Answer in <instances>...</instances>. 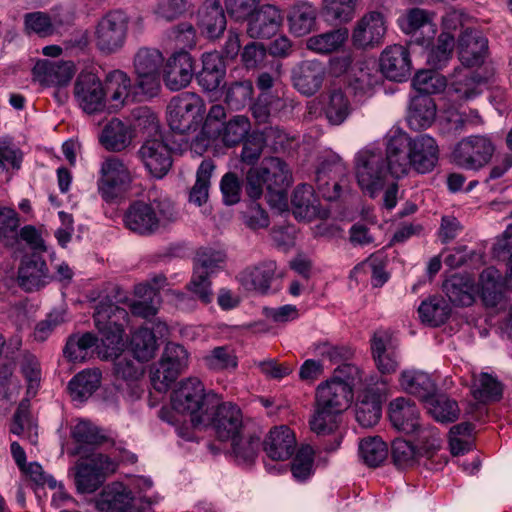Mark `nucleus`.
Wrapping results in <instances>:
<instances>
[{
  "label": "nucleus",
  "instance_id": "obj_33",
  "mask_svg": "<svg viewBox=\"0 0 512 512\" xmlns=\"http://www.w3.org/2000/svg\"><path fill=\"white\" fill-rule=\"evenodd\" d=\"M371 350L378 370L382 374L394 373L399 366V357L385 332H376L371 340Z\"/></svg>",
  "mask_w": 512,
  "mask_h": 512
},
{
  "label": "nucleus",
  "instance_id": "obj_16",
  "mask_svg": "<svg viewBox=\"0 0 512 512\" xmlns=\"http://www.w3.org/2000/svg\"><path fill=\"white\" fill-rule=\"evenodd\" d=\"M137 157L147 173L162 179L172 167V154L169 146L161 139H148L138 149Z\"/></svg>",
  "mask_w": 512,
  "mask_h": 512
},
{
  "label": "nucleus",
  "instance_id": "obj_60",
  "mask_svg": "<svg viewBox=\"0 0 512 512\" xmlns=\"http://www.w3.org/2000/svg\"><path fill=\"white\" fill-rule=\"evenodd\" d=\"M412 85L421 94L420 96H428L444 90L446 80L433 70H421L414 76Z\"/></svg>",
  "mask_w": 512,
  "mask_h": 512
},
{
  "label": "nucleus",
  "instance_id": "obj_2",
  "mask_svg": "<svg viewBox=\"0 0 512 512\" xmlns=\"http://www.w3.org/2000/svg\"><path fill=\"white\" fill-rule=\"evenodd\" d=\"M292 172L285 161L278 157L264 158L259 167L246 173L245 191L249 198L258 200L267 190L268 203L278 211L288 207L287 188L292 184Z\"/></svg>",
  "mask_w": 512,
  "mask_h": 512
},
{
  "label": "nucleus",
  "instance_id": "obj_31",
  "mask_svg": "<svg viewBox=\"0 0 512 512\" xmlns=\"http://www.w3.org/2000/svg\"><path fill=\"white\" fill-rule=\"evenodd\" d=\"M434 13L422 9L411 8L402 13L398 20V26L406 35H416L418 32L427 31V40H431L436 32V25L433 23Z\"/></svg>",
  "mask_w": 512,
  "mask_h": 512
},
{
  "label": "nucleus",
  "instance_id": "obj_18",
  "mask_svg": "<svg viewBox=\"0 0 512 512\" xmlns=\"http://www.w3.org/2000/svg\"><path fill=\"white\" fill-rule=\"evenodd\" d=\"M214 412L210 411V419L206 424L211 423L217 437L221 441H232L241 435L243 430V415L240 408L231 403L224 402L214 404Z\"/></svg>",
  "mask_w": 512,
  "mask_h": 512
},
{
  "label": "nucleus",
  "instance_id": "obj_34",
  "mask_svg": "<svg viewBox=\"0 0 512 512\" xmlns=\"http://www.w3.org/2000/svg\"><path fill=\"white\" fill-rule=\"evenodd\" d=\"M349 38L347 28H336L315 34L306 39V48L319 55H329L342 50Z\"/></svg>",
  "mask_w": 512,
  "mask_h": 512
},
{
  "label": "nucleus",
  "instance_id": "obj_58",
  "mask_svg": "<svg viewBox=\"0 0 512 512\" xmlns=\"http://www.w3.org/2000/svg\"><path fill=\"white\" fill-rule=\"evenodd\" d=\"M96 341V337L90 332L72 335L66 343L64 355L72 362H82L87 358L89 350Z\"/></svg>",
  "mask_w": 512,
  "mask_h": 512
},
{
  "label": "nucleus",
  "instance_id": "obj_4",
  "mask_svg": "<svg viewBox=\"0 0 512 512\" xmlns=\"http://www.w3.org/2000/svg\"><path fill=\"white\" fill-rule=\"evenodd\" d=\"M216 402L217 395L206 394L203 383L197 378L181 381L171 395L172 408L177 413L189 415L194 426L206 424Z\"/></svg>",
  "mask_w": 512,
  "mask_h": 512
},
{
  "label": "nucleus",
  "instance_id": "obj_27",
  "mask_svg": "<svg viewBox=\"0 0 512 512\" xmlns=\"http://www.w3.org/2000/svg\"><path fill=\"white\" fill-rule=\"evenodd\" d=\"M412 168L418 173L425 174L434 169L439 159V147L434 138L422 134L411 138Z\"/></svg>",
  "mask_w": 512,
  "mask_h": 512
},
{
  "label": "nucleus",
  "instance_id": "obj_30",
  "mask_svg": "<svg viewBox=\"0 0 512 512\" xmlns=\"http://www.w3.org/2000/svg\"><path fill=\"white\" fill-rule=\"evenodd\" d=\"M52 280L46 262L39 256L24 259L19 267L18 282L27 292L39 290Z\"/></svg>",
  "mask_w": 512,
  "mask_h": 512
},
{
  "label": "nucleus",
  "instance_id": "obj_9",
  "mask_svg": "<svg viewBox=\"0 0 512 512\" xmlns=\"http://www.w3.org/2000/svg\"><path fill=\"white\" fill-rule=\"evenodd\" d=\"M496 146L488 134H474L462 138L454 147L453 162L465 169L479 171L487 166L495 153Z\"/></svg>",
  "mask_w": 512,
  "mask_h": 512
},
{
  "label": "nucleus",
  "instance_id": "obj_13",
  "mask_svg": "<svg viewBox=\"0 0 512 512\" xmlns=\"http://www.w3.org/2000/svg\"><path fill=\"white\" fill-rule=\"evenodd\" d=\"M163 55L156 48H140L133 60L137 76V87L145 94L153 97L161 88L160 67L163 64Z\"/></svg>",
  "mask_w": 512,
  "mask_h": 512
},
{
  "label": "nucleus",
  "instance_id": "obj_23",
  "mask_svg": "<svg viewBox=\"0 0 512 512\" xmlns=\"http://www.w3.org/2000/svg\"><path fill=\"white\" fill-rule=\"evenodd\" d=\"M282 22L280 9L272 4H264L248 18L247 34L255 39L271 38L278 32Z\"/></svg>",
  "mask_w": 512,
  "mask_h": 512
},
{
  "label": "nucleus",
  "instance_id": "obj_12",
  "mask_svg": "<svg viewBox=\"0 0 512 512\" xmlns=\"http://www.w3.org/2000/svg\"><path fill=\"white\" fill-rule=\"evenodd\" d=\"M187 366V350L180 344L168 343L160 361L151 371L153 387L160 392L166 391Z\"/></svg>",
  "mask_w": 512,
  "mask_h": 512
},
{
  "label": "nucleus",
  "instance_id": "obj_25",
  "mask_svg": "<svg viewBox=\"0 0 512 512\" xmlns=\"http://www.w3.org/2000/svg\"><path fill=\"white\" fill-rule=\"evenodd\" d=\"M382 74L393 81H403L411 71V60L408 50L399 44L388 46L380 56Z\"/></svg>",
  "mask_w": 512,
  "mask_h": 512
},
{
  "label": "nucleus",
  "instance_id": "obj_21",
  "mask_svg": "<svg viewBox=\"0 0 512 512\" xmlns=\"http://www.w3.org/2000/svg\"><path fill=\"white\" fill-rule=\"evenodd\" d=\"M194 75V63L191 55L184 50L174 52L166 61L163 81L171 91L187 87Z\"/></svg>",
  "mask_w": 512,
  "mask_h": 512
},
{
  "label": "nucleus",
  "instance_id": "obj_15",
  "mask_svg": "<svg viewBox=\"0 0 512 512\" xmlns=\"http://www.w3.org/2000/svg\"><path fill=\"white\" fill-rule=\"evenodd\" d=\"M411 138L399 129L391 130L386 142V165L395 177L405 176L412 169Z\"/></svg>",
  "mask_w": 512,
  "mask_h": 512
},
{
  "label": "nucleus",
  "instance_id": "obj_6",
  "mask_svg": "<svg viewBox=\"0 0 512 512\" xmlns=\"http://www.w3.org/2000/svg\"><path fill=\"white\" fill-rule=\"evenodd\" d=\"M136 173L129 164L118 156L105 158L99 168L97 190L106 202H114L130 191Z\"/></svg>",
  "mask_w": 512,
  "mask_h": 512
},
{
  "label": "nucleus",
  "instance_id": "obj_39",
  "mask_svg": "<svg viewBox=\"0 0 512 512\" xmlns=\"http://www.w3.org/2000/svg\"><path fill=\"white\" fill-rule=\"evenodd\" d=\"M131 87L130 77L121 70H114L106 75L104 89L113 109L122 108L129 102Z\"/></svg>",
  "mask_w": 512,
  "mask_h": 512
},
{
  "label": "nucleus",
  "instance_id": "obj_54",
  "mask_svg": "<svg viewBox=\"0 0 512 512\" xmlns=\"http://www.w3.org/2000/svg\"><path fill=\"white\" fill-rule=\"evenodd\" d=\"M72 437L78 446L72 452L73 455L85 456L84 447L95 446L103 441V436L100 435L99 430L96 426L88 421H79L72 430Z\"/></svg>",
  "mask_w": 512,
  "mask_h": 512
},
{
  "label": "nucleus",
  "instance_id": "obj_20",
  "mask_svg": "<svg viewBox=\"0 0 512 512\" xmlns=\"http://www.w3.org/2000/svg\"><path fill=\"white\" fill-rule=\"evenodd\" d=\"M387 26L382 13L372 11L364 14L352 31V42L357 48H373L383 42Z\"/></svg>",
  "mask_w": 512,
  "mask_h": 512
},
{
  "label": "nucleus",
  "instance_id": "obj_59",
  "mask_svg": "<svg viewBox=\"0 0 512 512\" xmlns=\"http://www.w3.org/2000/svg\"><path fill=\"white\" fill-rule=\"evenodd\" d=\"M207 368L214 371L235 369L238 365L237 356L229 346H218L203 356Z\"/></svg>",
  "mask_w": 512,
  "mask_h": 512
},
{
  "label": "nucleus",
  "instance_id": "obj_45",
  "mask_svg": "<svg viewBox=\"0 0 512 512\" xmlns=\"http://www.w3.org/2000/svg\"><path fill=\"white\" fill-rule=\"evenodd\" d=\"M293 214L300 220L310 221L319 215L318 200L308 184L298 185L292 196Z\"/></svg>",
  "mask_w": 512,
  "mask_h": 512
},
{
  "label": "nucleus",
  "instance_id": "obj_36",
  "mask_svg": "<svg viewBox=\"0 0 512 512\" xmlns=\"http://www.w3.org/2000/svg\"><path fill=\"white\" fill-rule=\"evenodd\" d=\"M353 111L347 94L340 88H334L326 93L323 100V112L331 125L343 124Z\"/></svg>",
  "mask_w": 512,
  "mask_h": 512
},
{
  "label": "nucleus",
  "instance_id": "obj_28",
  "mask_svg": "<svg viewBox=\"0 0 512 512\" xmlns=\"http://www.w3.org/2000/svg\"><path fill=\"white\" fill-rule=\"evenodd\" d=\"M389 419L392 425L406 434H413L420 427V412L409 398L399 397L389 404Z\"/></svg>",
  "mask_w": 512,
  "mask_h": 512
},
{
  "label": "nucleus",
  "instance_id": "obj_61",
  "mask_svg": "<svg viewBox=\"0 0 512 512\" xmlns=\"http://www.w3.org/2000/svg\"><path fill=\"white\" fill-rule=\"evenodd\" d=\"M473 443V425L460 423L454 425L449 432L450 451L454 456L468 452Z\"/></svg>",
  "mask_w": 512,
  "mask_h": 512
},
{
  "label": "nucleus",
  "instance_id": "obj_63",
  "mask_svg": "<svg viewBox=\"0 0 512 512\" xmlns=\"http://www.w3.org/2000/svg\"><path fill=\"white\" fill-rule=\"evenodd\" d=\"M226 254L222 250L213 248H201L198 250L195 259V270H202L203 273L211 275L218 269L224 267Z\"/></svg>",
  "mask_w": 512,
  "mask_h": 512
},
{
  "label": "nucleus",
  "instance_id": "obj_46",
  "mask_svg": "<svg viewBox=\"0 0 512 512\" xmlns=\"http://www.w3.org/2000/svg\"><path fill=\"white\" fill-rule=\"evenodd\" d=\"M100 382L101 373L99 370H83L70 380L68 384L69 393L73 400L83 401L98 389Z\"/></svg>",
  "mask_w": 512,
  "mask_h": 512
},
{
  "label": "nucleus",
  "instance_id": "obj_8",
  "mask_svg": "<svg viewBox=\"0 0 512 512\" xmlns=\"http://www.w3.org/2000/svg\"><path fill=\"white\" fill-rule=\"evenodd\" d=\"M205 104L201 97L192 92L174 96L167 106V120L170 128L184 134L195 131L203 122Z\"/></svg>",
  "mask_w": 512,
  "mask_h": 512
},
{
  "label": "nucleus",
  "instance_id": "obj_10",
  "mask_svg": "<svg viewBox=\"0 0 512 512\" xmlns=\"http://www.w3.org/2000/svg\"><path fill=\"white\" fill-rule=\"evenodd\" d=\"M117 464L108 456L91 453L75 466V484L80 493H93L113 474Z\"/></svg>",
  "mask_w": 512,
  "mask_h": 512
},
{
  "label": "nucleus",
  "instance_id": "obj_62",
  "mask_svg": "<svg viewBox=\"0 0 512 512\" xmlns=\"http://www.w3.org/2000/svg\"><path fill=\"white\" fill-rule=\"evenodd\" d=\"M500 279L499 271L493 267L486 268L480 274L481 293L486 305L495 306L501 298Z\"/></svg>",
  "mask_w": 512,
  "mask_h": 512
},
{
  "label": "nucleus",
  "instance_id": "obj_11",
  "mask_svg": "<svg viewBox=\"0 0 512 512\" xmlns=\"http://www.w3.org/2000/svg\"><path fill=\"white\" fill-rule=\"evenodd\" d=\"M128 18L122 11L115 10L103 16L96 25L94 41L96 47L104 54L120 50L126 40Z\"/></svg>",
  "mask_w": 512,
  "mask_h": 512
},
{
  "label": "nucleus",
  "instance_id": "obj_37",
  "mask_svg": "<svg viewBox=\"0 0 512 512\" xmlns=\"http://www.w3.org/2000/svg\"><path fill=\"white\" fill-rule=\"evenodd\" d=\"M131 490L119 482L107 485L96 500V508L100 512H124L132 503Z\"/></svg>",
  "mask_w": 512,
  "mask_h": 512
},
{
  "label": "nucleus",
  "instance_id": "obj_38",
  "mask_svg": "<svg viewBox=\"0 0 512 512\" xmlns=\"http://www.w3.org/2000/svg\"><path fill=\"white\" fill-rule=\"evenodd\" d=\"M343 171L339 159L324 160L316 171V183L322 196L335 200L340 196V185L336 181L337 174Z\"/></svg>",
  "mask_w": 512,
  "mask_h": 512
},
{
  "label": "nucleus",
  "instance_id": "obj_35",
  "mask_svg": "<svg viewBox=\"0 0 512 512\" xmlns=\"http://www.w3.org/2000/svg\"><path fill=\"white\" fill-rule=\"evenodd\" d=\"M486 79L465 68H456L451 77V90L460 100H471L483 92Z\"/></svg>",
  "mask_w": 512,
  "mask_h": 512
},
{
  "label": "nucleus",
  "instance_id": "obj_47",
  "mask_svg": "<svg viewBox=\"0 0 512 512\" xmlns=\"http://www.w3.org/2000/svg\"><path fill=\"white\" fill-rule=\"evenodd\" d=\"M428 413L438 422H454L459 416L456 401L446 395H432L425 400Z\"/></svg>",
  "mask_w": 512,
  "mask_h": 512
},
{
  "label": "nucleus",
  "instance_id": "obj_48",
  "mask_svg": "<svg viewBox=\"0 0 512 512\" xmlns=\"http://www.w3.org/2000/svg\"><path fill=\"white\" fill-rule=\"evenodd\" d=\"M21 220L15 209L0 206V242L7 247H15L19 243Z\"/></svg>",
  "mask_w": 512,
  "mask_h": 512
},
{
  "label": "nucleus",
  "instance_id": "obj_55",
  "mask_svg": "<svg viewBox=\"0 0 512 512\" xmlns=\"http://www.w3.org/2000/svg\"><path fill=\"white\" fill-rule=\"evenodd\" d=\"M223 66L219 56L215 53L203 57V70L199 75V83L208 91L219 87L223 78Z\"/></svg>",
  "mask_w": 512,
  "mask_h": 512
},
{
  "label": "nucleus",
  "instance_id": "obj_41",
  "mask_svg": "<svg viewBox=\"0 0 512 512\" xmlns=\"http://www.w3.org/2000/svg\"><path fill=\"white\" fill-rule=\"evenodd\" d=\"M287 19L290 32L301 37L314 29L317 12L313 5L307 2H298L290 9Z\"/></svg>",
  "mask_w": 512,
  "mask_h": 512
},
{
  "label": "nucleus",
  "instance_id": "obj_17",
  "mask_svg": "<svg viewBox=\"0 0 512 512\" xmlns=\"http://www.w3.org/2000/svg\"><path fill=\"white\" fill-rule=\"evenodd\" d=\"M283 277L274 260H264L243 269L237 276L242 287L258 294H268L273 282Z\"/></svg>",
  "mask_w": 512,
  "mask_h": 512
},
{
  "label": "nucleus",
  "instance_id": "obj_3",
  "mask_svg": "<svg viewBox=\"0 0 512 512\" xmlns=\"http://www.w3.org/2000/svg\"><path fill=\"white\" fill-rule=\"evenodd\" d=\"M172 204L166 200L132 202L123 215L124 226L133 233L149 236L175 221Z\"/></svg>",
  "mask_w": 512,
  "mask_h": 512
},
{
  "label": "nucleus",
  "instance_id": "obj_51",
  "mask_svg": "<svg viewBox=\"0 0 512 512\" xmlns=\"http://www.w3.org/2000/svg\"><path fill=\"white\" fill-rule=\"evenodd\" d=\"M359 455L367 466L377 467L386 460L388 447L378 436L366 437L359 443Z\"/></svg>",
  "mask_w": 512,
  "mask_h": 512
},
{
  "label": "nucleus",
  "instance_id": "obj_14",
  "mask_svg": "<svg viewBox=\"0 0 512 512\" xmlns=\"http://www.w3.org/2000/svg\"><path fill=\"white\" fill-rule=\"evenodd\" d=\"M73 96L78 106L87 114L100 113L106 108V92L100 78L82 71L73 87Z\"/></svg>",
  "mask_w": 512,
  "mask_h": 512
},
{
  "label": "nucleus",
  "instance_id": "obj_22",
  "mask_svg": "<svg viewBox=\"0 0 512 512\" xmlns=\"http://www.w3.org/2000/svg\"><path fill=\"white\" fill-rule=\"evenodd\" d=\"M326 78L325 64L319 60H305L292 70L295 89L301 94L312 96L317 93Z\"/></svg>",
  "mask_w": 512,
  "mask_h": 512
},
{
  "label": "nucleus",
  "instance_id": "obj_43",
  "mask_svg": "<svg viewBox=\"0 0 512 512\" xmlns=\"http://www.w3.org/2000/svg\"><path fill=\"white\" fill-rule=\"evenodd\" d=\"M399 383L403 390L424 401L436 391L435 382L423 371L405 370L400 375Z\"/></svg>",
  "mask_w": 512,
  "mask_h": 512
},
{
  "label": "nucleus",
  "instance_id": "obj_24",
  "mask_svg": "<svg viewBox=\"0 0 512 512\" xmlns=\"http://www.w3.org/2000/svg\"><path fill=\"white\" fill-rule=\"evenodd\" d=\"M457 48L459 60L464 66H480L488 55V40L477 29H465L459 36Z\"/></svg>",
  "mask_w": 512,
  "mask_h": 512
},
{
  "label": "nucleus",
  "instance_id": "obj_19",
  "mask_svg": "<svg viewBox=\"0 0 512 512\" xmlns=\"http://www.w3.org/2000/svg\"><path fill=\"white\" fill-rule=\"evenodd\" d=\"M387 391V382L380 378L363 391L356 405V420L363 427L376 425L381 417L382 401Z\"/></svg>",
  "mask_w": 512,
  "mask_h": 512
},
{
  "label": "nucleus",
  "instance_id": "obj_29",
  "mask_svg": "<svg viewBox=\"0 0 512 512\" xmlns=\"http://www.w3.org/2000/svg\"><path fill=\"white\" fill-rule=\"evenodd\" d=\"M263 447L266 455L272 460L285 461L295 451V434L288 426L274 427L266 436Z\"/></svg>",
  "mask_w": 512,
  "mask_h": 512
},
{
  "label": "nucleus",
  "instance_id": "obj_56",
  "mask_svg": "<svg viewBox=\"0 0 512 512\" xmlns=\"http://www.w3.org/2000/svg\"><path fill=\"white\" fill-rule=\"evenodd\" d=\"M472 394L480 402L498 400L502 396V385L492 375L481 373L474 379Z\"/></svg>",
  "mask_w": 512,
  "mask_h": 512
},
{
  "label": "nucleus",
  "instance_id": "obj_57",
  "mask_svg": "<svg viewBox=\"0 0 512 512\" xmlns=\"http://www.w3.org/2000/svg\"><path fill=\"white\" fill-rule=\"evenodd\" d=\"M418 312L423 322L437 327L448 319L450 309L444 300L431 298L421 303Z\"/></svg>",
  "mask_w": 512,
  "mask_h": 512
},
{
  "label": "nucleus",
  "instance_id": "obj_26",
  "mask_svg": "<svg viewBox=\"0 0 512 512\" xmlns=\"http://www.w3.org/2000/svg\"><path fill=\"white\" fill-rule=\"evenodd\" d=\"M75 65L71 61H38L33 68V76L42 86H64L75 74Z\"/></svg>",
  "mask_w": 512,
  "mask_h": 512
},
{
  "label": "nucleus",
  "instance_id": "obj_64",
  "mask_svg": "<svg viewBox=\"0 0 512 512\" xmlns=\"http://www.w3.org/2000/svg\"><path fill=\"white\" fill-rule=\"evenodd\" d=\"M250 121L243 115H237L229 120L222 131V140L226 146H235L242 142L250 131Z\"/></svg>",
  "mask_w": 512,
  "mask_h": 512
},
{
  "label": "nucleus",
  "instance_id": "obj_42",
  "mask_svg": "<svg viewBox=\"0 0 512 512\" xmlns=\"http://www.w3.org/2000/svg\"><path fill=\"white\" fill-rule=\"evenodd\" d=\"M436 117V105L429 96L412 98L407 121L414 130H421L432 125Z\"/></svg>",
  "mask_w": 512,
  "mask_h": 512
},
{
  "label": "nucleus",
  "instance_id": "obj_32",
  "mask_svg": "<svg viewBox=\"0 0 512 512\" xmlns=\"http://www.w3.org/2000/svg\"><path fill=\"white\" fill-rule=\"evenodd\" d=\"M226 16L221 3L206 0L198 11V25L208 38H218L226 29Z\"/></svg>",
  "mask_w": 512,
  "mask_h": 512
},
{
  "label": "nucleus",
  "instance_id": "obj_40",
  "mask_svg": "<svg viewBox=\"0 0 512 512\" xmlns=\"http://www.w3.org/2000/svg\"><path fill=\"white\" fill-rule=\"evenodd\" d=\"M132 131L128 125L117 118L111 119L103 128L100 143L108 151L120 152L129 146Z\"/></svg>",
  "mask_w": 512,
  "mask_h": 512
},
{
  "label": "nucleus",
  "instance_id": "obj_1",
  "mask_svg": "<svg viewBox=\"0 0 512 512\" xmlns=\"http://www.w3.org/2000/svg\"><path fill=\"white\" fill-rule=\"evenodd\" d=\"M93 317L105 347L103 357L116 358V375L128 381L139 379L143 375L142 366L133 360L119 357L123 347V324L128 320L127 311L106 299L97 304Z\"/></svg>",
  "mask_w": 512,
  "mask_h": 512
},
{
  "label": "nucleus",
  "instance_id": "obj_53",
  "mask_svg": "<svg viewBox=\"0 0 512 512\" xmlns=\"http://www.w3.org/2000/svg\"><path fill=\"white\" fill-rule=\"evenodd\" d=\"M341 414L342 412L315 404V410L309 422L311 430L323 436L334 433L339 427Z\"/></svg>",
  "mask_w": 512,
  "mask_h": 512
},
{
  "label": "nucleus",
  "instance_id": "obj_49",
  "mask_svg": "<svg viewBox=\"0 0 512 512\" xmlns=\"http://www.w3.org/2000/svg\"><path fill=\"white\" fill-rule=\"evenodd\" d=\"M358 0H322L324 17L336 24L350 22L356 13Z\"/></svg>",
  "mask_w": 512,
  "mask_h": 512
},
{
  "label": "nucleus",
  "instance_id": "obj_52",
  "mask_svg": "<svg viewBox=\"0 0 512 512\" xmlns=\"http://www.w3.org/2000/svg\"><path fill=\"white\" fill-rule=\"evenodd\" d=\"M134 357L141 362L154 357L157 350V341L153 332L148 328L136 330L130 342Z\"/></svg>",
  "mask_w": 512,
  "mask_h": 512
},
{
  "label": "nucleus",
  "instance_id": "obj_44",
  "mask_svg": "<svg viewBox=\"0 0 512 512\" xmlns=\"http://www.w3.org/2000/svg\"><path fill=\"white\" fill-rule=\"evenodd\" d=\"M474 283L470 276L454 274L443 283V290L449 300L460 306H469L474 301Z\"/></svg>",
  "mask_w": 512,
  "mask_h": 512
},
{
  "label": "nucleus",
  "instance_id": "obj_7",
  "mask_svg": "<svg viewBox=\"0 0 512 512\" xmlns=\"http://www.w3.org/2000/svg\"><path fill=\"white\" fill-rule=\"evenodd\" d=\"M386 160L379 149L366 147L354 158V174L364 194L376 197L386 185L388 176Z\"/></svg>",
  "mask_w": 512,
  "mask_h": 512
},
{
  "label": "nucleus",
  "instance_id": "obj_50",
  "mask_svg": "<svg viewBox=\"0 0 512 512\" xmlns=\"http://www.w3.org/2000/svg\"><path fill=\"white\" fill-rule=\"evenodd\" d=\"M215 165L211 160H203L196 172V181L190 190L189 201L197 206L207 202L209 197L210 180Z\"/></svg>",
  "mask_w": 512,
  "mask_h": 512
},
{
  "label": "nucleus",
  "instance_id": "obj_5",
  "mask_svg": "<svg viewBox=\"0 0 512 512\" xmlns=\"http://www.w3.org/2000/svg\"><path fill=\"white\" fill-rule=\"evenodd\" d=\"M358 373V368L350 364L336 368L329 379L317 386L315 404L343 413L353 400V386Z\"/></svg>",
  "mask_w": 512,
  "mask_h": 512
}]
</instances>
